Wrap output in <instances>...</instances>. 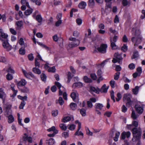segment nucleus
I'll use <instances>...</instances> for the list:
<instances>
[{"label": "nucleus", "instance_id": "f257e3e1", "mask_svg": "<svg viewBox=\"0 0 145 145\" xmlns=\"http://www.w3.org/2000/svg\"><path fill=\"white\" fill-rule=\"evenodd\" d=\"M132 124L133 126L135 127L131 130L133 136L132 140L134 142L140 141L141 136L142 132L139 129L138 130L137 128L138 126V122L137 121H132Z\"/></svg>", "mask_w": 145, "mask_h": 145}, {"label": "nucleus", "instance_id": "f03ea898", "mask_svg": "<svg viewBox=\"0 0 145 145\" xmlns=\"http://www.w3.org/2000/svg\"><path fill=\"white\" fill-rule=\"evenodd\" d=\"M8 35L4 33L3 31L0 34V40L2 38L6 39L4 40H3V46L5 48L7 49L8 51H9L11 50L12 47L8 43L7 38Z\"/></svg>", "mask_w": 145, "mask_h": 145}, {"label": "nucleus", "instance_id": "7ed1b4c3", "mask_svg": "<svg viewBox=\"0 0 145 145\" xmlns=\"http://www.w3.org/2000/svg\"><path fill=\"white\" fill-rule=\"evenodd\" d=\"M138 31L136 30L135 32L132 33L133 37L131 39V41L133 43H135L134 46H137L140 44L142 41V37Z\"/></svg>", "mask_w": 145, "mask_h": 145}, {"label": "nucleus", "instance_id": "20e7f679", "mask_svg": "<svg viewBox=\"0 0 145 145\" xmlns=\"http://www.w3.org/2000/svg\"><path fill=\"white\" fill-rule=\"evenodd\" d=\"M131 97L132 95L129 93H126L124 94L123 99L126 100L127 102L126 105L127 107H130L133 103V101L131 100Z\"/></svg>", "mask_w": 145, "mask_h": 145}, {"label": "nucleus", "instance_id": "39448f33", "mask_svg": "<svg viewBox=\"0 0 145 145\" xmlns=\"http://www.w3.org/2000/svg\"><path fill=\"white\" fill-rule=\"evenodd\" d=\"M69 40L72 41L70 42L68 45V46L70 48L76 47L78 46L80 44V41L76 38L71 37L69 39Z\"/></svg>", "mask_w": 145, "mask_h": 145}, {"label": "nucleus", "instance_id": "423d86ee", "mask_svg": "<svg viewBox=\"0 0 145 145\" xmlns=\"http://www.w3.org/2000/svg\"><path fill=\"white\" fill-rule=\"evenodd\" d=\"M135 108L136 111L139 114H141L144 111L143 105L142 104H137L135 105Z\"/></svg>", "mask_w": 145, "mask_h": 145}, {"label": "nucleus", "instance_id": "0eeeda50", "mask_svg": "<svg viewBox=\"0 0 145 145\" xmlns=\"http://www.w3.org/2000/svg\"><path fill=\"white\" fill-rule=\"evenodd\" d=\"M22 71L24 76L27 78L30 79V77H31L33 79L36 78L35 76L31 72H27L24 69H22Z\"/></svg>", "mask_w": 145, "mask_h": 145}, {"label": "nucleus", "instance_id": "6e6552de", "mask_svg": "<svg viewBox=\"0 0 145 145\" xmlns=\"http://www.w3.org/2000/svg\"><path fill=\"white\" fill-rule=\"evenodd\" d=\"M107 47V45L106 44H102L100 47L97 48L98 51L100 53H105L106 52V49Z\"/></svg>", "mask_w": 145, "mask_h": 145}, {"label": "nucleus", "instance_id": "1a4fd4ad", "mask_svg": "<svg viewBox=\"0 0 145 145\" xmlns=\"http://www.w3.org/2000/svg\"><path fill=\"white\" fill-rule=\"evenodd\" d=\"M24 136L22 137V140L24 142L27 141L29 143H32V138L30 137H28V135L26 133L24 134Z\"/></svg>", "mask_w": 145, "mask_h": 145}, {"label": "nucleus", "instance_id": "9d476101", "mask_svg": "<svg viewBox=\"0 0 145 145\" xmlns=\"http://www.w3.org/2000/svg\"><path fill=\"white\" fill-rule=\"evenodd\" d=\"M15 25L16 26V29L19 30H21L23 26V22L22 20H19L16 22L15 23Z\"/></svg>", "mask_w": 145, "mask_h": 145}, {"label": "nucleus", "instance_id": "9b49d317", "mask_svg": "<svg viewBox=\"0 0 145 145\" xmlns=\"http://www.w3.org/2000/svg\"><path fill=\"white\" fill-rule=\"evenodd\" d=\"M83 86V84L82 82H78L74 83L72 85V87L74 89L79 88H82Z\"/></svg>", "mask_w": 145, "mask_h": 145}, {"label": "nucleus", "instance_id": "f8f14e48", "mask_svg": "<svg viewBox=\"0 0 145 145\" xmlns=\"http://www.w3.org/2000/svg\"><path fill=\"white\" fill-rule=\"evenodd\" d=\"M122 54L121 53L119 54L118 52L115 53L114 55V57L117 59L118 60L120 61H122V60L123 58L122 57Z\"/></svg>", "mask_w": 145, "mask_h": 145}, {"label": "nucleus", "instance_id": "ddd939ff", "mask_svg": "<svg viewBox=\"0 0 145 145\" xmlns=\"http://www.w3.org/2000/svg\"><path fill=\"white\" fill-rule=\"evenodd\" d=\"M89 89L90 91L94 92L97 94H99V92L101 91V90L99 88H97V89H96L95 87L92 86L90 87Z\"/></svg>", "mask_w": 145, "mask_h": 145}, {"label": "nucleus", "instance_id": "4468645a", "mask_svg": "<svg viewBox=\"0 0 145 145\" xmlns=\"http://www.w3.org/2000/svg\"><path fill=\"white\" fill-rule=\"evenodd\" d=\"M27 84V82L24 79H21L18 83V86L22 87L25 86Z\"/></svg>", "mask_w": 145, "mask_h": 145}, {"label": "nucleus", "instance_id": "2eb2a0df", "mask_svg": "<svg viewBox=\"0 0 145 145\" xmlns=\"http://www.w3.org/2000/svg\"><path fill=\"white\" fill-rule=\"evenodd\" d=\"M86 6V2L82 1L78 5V7L81 9H84Z\"/></svg>", "mask_w": 145, "mask_h": 145}, {"label": "nucleus", "instance_id": "dca6fc26", "mask_svg": "<svg viewBox=\"0 0 145 145\" xmlns=\"http://www.w3.org/2000/svg\"><path fill=\"white\" fill-rule=\"evenodd\" d=\"M110 46L113 50H115L118 49V46H117L115 42H113L111 39L110 40Z\"/></svg>", "mask_w": 145, "mask_h": 145}, {"label": "nucleus", "instance_id": "f3484780", "mask_svg": "<svg viewBox=\"0 0 145 145\" xmlns=\"http://www.w3.org/2000/svg\"><path fill=\"white\" fill-rule=\"evenodd\" d=\"M103 107V104L100 103H96L95 105V108L97 110H101Z\"/></svg>", "mask_w": 145, "mask_h": 145}, {"label": "nucleus", "instance_id": "a211bd4d", "mask_svg": "<svg viewBox=\"0 0 145 145\" xmlns=\"http://www.w3.org/2000/svg\"><path fill=\"white\" fill-rule=\"evenodd\" d=\"M83 81L86 83H90L92 82V80L90 78H89L87 76H84L83 78Z\"/></svg>", "mask_w": 145, "mask_h": 145}, {"label": "nucleus", "instance_id": "6ab92c4d", "mask_svg": "<svg viewBox=\"0 0 145 145\" xmlns=\"http://www.w3.org/2000/svg\"><path fill=\"white\" fill-rule=\"evenodd\" d=\"M75 123L76 124H78V129L74 134V135H77L78 134V133L79 131L81 128V123L79 122V121L78 120H76L75 121Z\"/></svg>", "mask_w": 145, "mask_h": 145}, {"label": "nucleus", "instance_id": "aec40b11", "mask_svg": "<svg viewBox=\"0 0 145 145\" xmlns=\"http://www.w3.org/2000/svg\"><path fill=\"white\" fill-rule=\"evenodd\" d=\"M139 56V54L137 50L134 51L133 53L132 56L131 57L132 59L137 58Z\"/></svg>", "mask_w": 145, "mask_h": 145}, {"label": "nucleus", "instance_id": "412c9836", "mask_svg": "<svg viewBox=\"0 0 145 145\" xmlns=\"http://www.w3.org/2000/svg\"><path fill=\"white\" fill-rule=\"evenodd\" d=\"M39 68L36 67H33L32 69L33 72L36 74H40L41 73V71L40 69H39Z\"/></svg>", "mask_w": 145, "mask_h": 145}, {"label": "nucleus", "instance_id": "4be33fe9", "mask_svg": "<svg viewBox=\"0 0 145 145\" xmlns=\"http://www.w3.org/2000/svg\"><path fill=\"white\" fill-rule=\"evenodd\" d=\"M71 119V118L70 116H67L64 117L62 119V122L64 123H65L70 121Z\"/></svg>", "mask_w": 145, "mask_h": 145}, {"label": "nucleus", "instance_id": "5701e85b", "mask_svg": "<svg viewBox=\"0 0 145 145\" xmlns=\"http://www.w3.org/2000/svg\"><path fill=\"white\" fill-rule=\"evenodd\" d=\"M8 118V123H11L14 122V118L12 115H9Z\"/></svg>", "mask_w": 145, "mask_h": 145}, {"label": "nucleus", "instance_id": "b1692460", "mask_svg": "<svg viewBox=\"0 0 145 145\" xmlns=\"http://www.w3.org/2000/svg\"><path fill=\"white\" fill-rule=\"evenodd\" d=\"M25 11L24 12V14L25 15L28 16L31 14L33 12V10L32 8H30Z\"/></svg>", "mask_w": 145, "mask_h": 145}, {"label": "nucleus", "instance_id": "393cba45", "mask_svg": "<svg viewBox=\"0 0 145 145\" xmlns=\"http://www.w3.org/2000/svg\"><path fill=\"white\" fill-rule=\"evenodd\" d=\"M42 18L40 14L37 15L36 18V20L40 24H41L42 21Z\"/></svg>", "mask_w": 145, "mask_h": 145}, {"label": "nucleus", "instance_id": "a878e982", "mask_svg": "<svg viewBox=\"0 0 145 145\" xmlns=\"http://www.w3.org/2000/svg\"><path fill=\"white\" fill-rule=\"evenodd\" d=\"M19 43L21 46L24 45V48H25L27 46V44L26 43H24L23 39L22 38H21L19 40Z\"/></svg>", "mask_w": 145, "mask_h": 145}, {"label": "nucleus", "instance_id": "bb28decb", "mask_svg": "<svg viewBox=\"0 0 145 145\" xmlns=\"http://www.w3.org/2000/svg\"><path fill=\"white\" fill-rule=\"evenodd\" d=\"M40 78L41 80L43 82H44L45 83L46 82V80L47 76L44 73H42L40 75Z\"/></svg>", "mask_w": 145, "mask_h": 145}, {"label": "nucleus", "instance_id": "cd10ccee", "mask_svg": "<svg viewBox=\"0 0 145 145\" xmlns=\"http://www.w3.org/2000/svg\"><path fill=\"white\" fill-rule=\"evenodd\" d=\"M117 1H121V0H117ZM122 4L123 6L126 7L129 4H130V3L127 0H122Z\"/></svg>", "mask_w": 145, "mask_h": 145}, {"label": "nucleus", "instance_id": "c85d7f7f", "mask_svg": "<svg viewBox=\"0 0 145 145\" xmlns=\"http://www.w3.org/2000/svg\"><path fill=\"white\" fill-rule=\"evenodd\" d=\"M70 106L71 109L73 110H75L77 106L76 104L74 103H71Z\"/></svg>", "mask_w": 145, "mask_h": 145}, {"label": "nucleus", "instance_id": "c756f323", "mask_svg": "<svg viewBox=\"0 0 145 145\" xmlns=\"http://www.w3.org/2000/svg\"><path fill=\"white\" fill-rule=\"evenodd\" d=\"M128 49V47L126 44H123L121 48V50L123 52H125Z\"/></svg>", "mask_w": 145, "mask_h": 145}, {"label": "nucleus", "instance_id": "7c9ffc66", "mask_svg": "<svg viewBox=\"0 0 145 145\" xmlns=\"http://www.w3.org/2000/svg\"><path fill=\"white\" fill-rule=\"evenodd\" d=\"M54 140L53 138H50L49 140H47L46 143L48 144V145H52L54 143Z\"/></svg>", "mask_w": 145, "mask_h": 145}, {"label": "nucleus", "instance_id": "2f4dec72", "mask_svg": "<svg viewBox=\"0 0 145 145\" xmlns=\"http://www.w3.org/2000/svg\"><path fill=\"white\" fill-rule=\"evenodd\" d=\"M23 48V47H22L20 48V49L19 52L20 54L22 55H24L25 53V51L24 48Z\"/></svg>", "mask_w": 145, "mask_h": 145}, {"label": "nucleus", "instance_id": "473e14b6", "mask_svg": "<svg viewBox=\"0 0 145 145\" xmlns=\"http://www.w3.org/2000/svg\"><path fill=\"white\" fill-rule=\"evenodd\" d=\"M6 16L5 14H4L2 15L0 14V20L2 19V21L3 22H5L6 20Z\"/></svg>", "mask_w": 145, "mask_h": 145}, {"label": "nucleus", "instance_id": "72a5a7b5", "mask_svg": "<svg viewBox=\"0 0 145 145\" xmlns=\"http://www.w3.org/2000/svg\"><path fill=\"white\" fill-rule=\"evenodd\" d=\"M86 110L84 108H82L80 110V114L83 116H86Z\"/></svg>", "mask_w": 145, "mask_h": 145}, {"label": "nucleus", "instance_id": "f704fd0d", "mask_svg": "<svg viewBox=\"0 0 145 145\" xmlns=\"http://www.w3.org/2000/svg\"><path fill=\"white\" fill-rule=\"evenodd\" d=\"M78 11V10L77 9L74 8H72L71 10L70 13V17H73V12H77Z\"/></svg>", "mask_w": 145, "mask_h": 145}, {"label": "nucleus", "instance_id": "c9c22d12", "mask_svg": "<svg viewBox=\"0 0 145 145\" xmlns=\"http://www.w3.org/2000/svg\"><path fill=\"white\" fill-rule=\"evenodd\" d=\"M120 72H116L114 74V79L116 80H118L120 77Z\"/></svg>", "mask_w": 145, "mask_h": 145}, {"label": "nucleus", "instance_id": "e433bc0d", "mask_svg": "<svg viewBox=\"0 0 145 145\" xmlns=\"http://www.w3.org/2000/svg\"><path fill=\"white\" fill-rule=\"evenodd\" d=\"M18 97L19 99L22 100V101H27V97L26 96H25L24 97H23L20 95H18Z\"/></svg>", "mask_w": 145, "mask_h": 145}, {"label": "nucleus", "instance_id": "4c0bfd02", "mask_svg": "<svg viewBox=\"0 0 145 145\" xmlns=\"http://www.w3.org/2000/svg\"><path fill=\"white\" fill-rule=\"evenodd\" d=\"M139 87L138 86H136L134 89L132 90V92L134 94H137L138 92Z\"/></svg>", "mask_w": 145, "mask_h": 145}, {"label": "nucleus", "instance_id": "58836bf2", "mask_svg": "<svg viewBox=\"0 0 145 145\" xmlns=\"http://www.w3.org/2000/svg\"><path fill=\"white\" fill-rule=\"evenodd\" d=\"M109 31L111 33L116 35L118 34V32L115 29H113L112 27H110L109 29Z\"/></svg>", "mask_w": 145, "mask_h": 145}, {"label": "nucleus", "instance_id": "ea45409f", "mask_svg": "<svg viewBox=\"0 0 145 145\" xmlns=\"http://www.w3.org/2000/svg\"><path fill=\"white\" fill-rule=\"evenodd\" d=\"M131 117L134 120L136 119L137 118V115L136 114L135 112L133 110L132 111Z\"/></svg>", "mask_w": 145, "mask_h": 145}, {"label": "nucleus", "instance_id": "a19ab883", "mask_svg": "<svg viewBox=\"0 0 145 145\" xmlns=\"http://www.w3.org/2000/svg\"><path fill=\"white\" fill-rule=\"evenodd\" d=\"M120 135V133L119 132H117L115 134V137H114V140L115 142L118 141V138Z\"/></svg>", "mask_w": 145, "mask_h": 145}, {"label": "nucleus", "instance_id": "79ce46f5", "mask_svg": "<svg viewBox=\"0 0 145 145\" xmlns=\"http://www.w3.org/2000/svg\"><path fill=\"white\" fill-rule=\"evenodd\" d=\"M95 5V2L94 0H89L88 5L90 7H93Z\"/></svg>", "mask_w": 145, "mask_h": 145}, {"label": "nucleus", "instance_id": "37998d69", "mask_svg": "<svg viewBox=\"0 0 145 145\" xmlns=\"http://www.w3.org/2000/svg\"><path fill=\"white\" fill-rule=\"evenodd\" d=\"M6 78L7 80H10L13 78V76L12 75L8 73L6 75Z\"/></svg>", "mask_w": 145, "mask_h": 145}, {"label": "nucleus", "instance_id": "c03bdc74", "mask_svg": "<svg viewBox=\"0 0 145 145\" xmlns=\"http://www.w3.org/2000/svg\"><path fill=\"white\" fill-rule=\"evenodd\" d=\"M106 86L105 84H104L100 89L101 91L102 90V92L104 93H106L107 91V89L106 88Z\"/></svg>", "mask_w": 145, "mask_h": 145}, {"label": "nucleus", "instance_id": "a18cd8bd", "mask_svg": "<svg viewBox=\"0 0 145 145\" xmlns=\"http://www.w3.org/2000/svg\"><path fill=\"white\" fill-rule=\"evenodd\" d=\"M22 92L24 93H27L29 91V89L27 87H24L22 89H21Z\"/></svg>", "mask_w": 145, "mask_h": 145}, {"label": "nucleus", "instance_id": "49530a36", "mask_svg": "<svg viewBox=\"0 0 145 145\" xmlns=\"http://www.w3.org/2000/svg\"><path fill=\"white\" fill-rule=\"evenodd\" d=\"M56 70L55 67L53 66L52 67L49 68L48 69V71L49 72H55Z\"/></svg>", "mask_w": 145, "mask_h": 145}, {"label": "nucleus", "instance_id": "de8ad7c7", "mask_svg": "<svg viewBox=\"0 0 145 145\" xmlns=\"http://www.w3.org/2000/svg\"><path fill=\"white\" fill-rule=\"evenodd\" d=\"M59 126L61 129L64 131H65L67 129V127L64 123H60Z\"/></svg>", "mask_w": 145, "mask_h": 145}, {"label": "nucleus", "instance_id": "09e8293b", "mask_svg": "<svg viewBox=\"0 0 145 145\" xmlns=\"http://www.w3.org/2000/svg\"><path fill=\"white\" fill-rule=\"evenodd\" d=\"M112 62L113 63H116L117 62H118V63L120 64H122V61H120L118 60L116 58H114L112 60Z\"/></svg>", "mask_w": 145, "mask_h": 145}, {"label": "nucleus", "instance_id": "8fccbe9b", "mask_svg": "<svg viewBox=\"0 0 145 145\" xmlns=\"http://www.w3.org/2000/svg\"><path fill=\"white\" fill-rule=\"evenodd\" d=\"M71 97L72 99L74 101H75L74 100L76 99V95L75 93L73 92L71 94Z\"/></svg>", "mask_w": 145, "mask_h": 145}, {"label": "nucleus", "instance_id": "3c124183", "mask_svg": "<svg viewBox=\"0 0 145 145\" xmlns=\"http://www.w3.org/2000/svg\"><path fill=\"white\" fill-rule=\"evenodd\" d=\"M110 95L111 99L113 100L114 102H115L116 101L114 99V92L112 90L110 92Z\"/></svg>", "mask_w": 145, "mask_h": 145}, {"label": "nucleus", "instance_id": "603ef678", "mask_svg": "<svg viewBox=\"0 0 145 145\" xmlns=\"http://www.w3.org/2000/svg\"><path fill=\"white\" fill-rule=\"evenodd\" d=\"M56 131L57 130L56 129L55 127L54 126H52L51 128H50L47 129V131L48 132H51V131H52L53 132H54Z\"/></svg>", "mask_w": 145, "mask_h": 145}, {"label": "nucleus", "instance_id": "864d4df0", "mask_svg": "<svg viewBox=\"0 0 145 145\" xmlns=\"http://www.w3.org/2000/svg\"><path fill=\"white\" fill-rule=\"evenodd\" d=\"M55 84L59 89H60L61 87L64 88L62 86L61 84L58 82H55Z\"/></svg>", "mask_w": 145, "mask_h": 145}, {"label": "nucleus", "instance_id": "5fc2aeb1", "mask_svg": "<svg viewBox=\"0 0 145 145\" xmlns=\"http://www.w3.org/2000/svg\"><path fill=\"white\" fill-rule=\"evenodd\" d=\"M26 103L24 101H22L20 105L19 108L20 109H23L25 106Z\"/></svg>", "mask_w": 145, "mask_h": 145}, {"label": "nucleus", "instance_id": "6e6d98bb", "mask_svg": "<svg viewBox=\"0 0 145 145\" xmlns=\"http://www.w3.org/2000/svg\"><path fill=\"white\" fill-rule=\"evenodd\" d=\"M52 116L54 117H56L57 116L58 114V111L57 110H53L52 112Z\"/></svg>", "mask_w": 145, "mask_h": 145}, {"label": "nucleus", "instance_id": "4d7b16f0", "mask_svg": "<svg viewBox=\"0 0 145 145\" xmlns=\"http://www.w3.org/2000/svg\"><path fill=\"white\" fill-rule=\"evenodd\" d=\"M90 77L93 80H95L97 79V77L95 73H91L90 74Z\"/></svg>", "mask_w": 145, "mask_h": 145}, {"label": "nucleus", "instance_id": "13d9d810", "mask_svg": "<svg viewBox=\"0 0 145 145\" xmlns=\"http://www.w3.org/2000/svg\"><path fill=\"white\" fill-rule=\"evenodd\" d=\"M59 103L60 105H62L64 103V101L62 98L60 97L59 98Z\"/></svg>", "mask_w": 145, "mask_h": 145}, {"label": "nucleus", "instance_id": "bf43d9fd", "mask_svg": "<svg viewBox=\"0 0 145 145\" xmlns=\"http://www.w3.org/2000/svg\"><path fill=\"white\" fill-rule=\"evenodd\" d=\"M87 104L88 108H92L93 107V105L91 101H88L87 102Z\"/></svg>", "mask_w": 145, "mask_h": 145}, {"label": "nucleus", "instance_id": "052dcab7", "mask_svg": "<svg viewBox=\"0 0 145 145\" xmlns=\"http://www.w3.org/2000/svg\"><path fill=\"white\" fill-rule=\"evenodd\" d=\"M110 84L112 88H115V81L114 80H111L110 81Z\"/></svg>", "mask_w": 145, "mask_h": 145}, {"label": "nucleus", "instance_id": "680f3d73", "mask_svg": "<svg viewBox=\"0 0 145 145\" xmlns=\"http://www.w3.org/2000/svg\"><path fill=\"white\" fill-rule=\"evenodd\" d=\"M117 98H116V101L117 102L119 101L121 98V95L120 93H118L117 94Z\"/></svg>", "mask_w": 145, "mask_h": 145}, {"label": "nucleus", "instance_id": "e2e57ef3", "mask_svg": "<svg viewBox=\"0 0 145 145\" xmlns=\"http://www.w3.org/2000/svg\"><path fill=\"white\" fill-rule=\"evenodd\" d=\"M128 67L131 70H133L135 67V64L133 63H131L129 65Z\"/></svg>", "mask_w": 145, "mask_h": 145}, {"label": "nucleus", "instance_id": "0e129e2a", "mask_svg": "<svg viewBox=\"0 0 145 145\" xmlns=\"http://www.w3.org/2000/svg\"><path fill=\"white\" fill-rule=\"evenodd\" d=\"M6 59L4 56H0V62L3 63H5L6 62Z\"/></svg>", "mask_w": 145, "mask_h": 145}, {"label": "nucleus", "instance_id": "69168bd1", "mask_svg": "<svg viewBox=\"0 0 145 145\" xmlns=\"http://www.w3.org/2000/svg\"><path fill=\"white\" fill-rule=\"evenodd\" d=\"M121 67L120 65H117L115 67V71L117 72H119L121 71Z\"/></svg>", "mask_w": 145, "mask_h": 145}, {"label": "nucleus", "instance_id": "338daca9", "mask_svg": "<svg viewBox=\"0 0 145 145\" xmlns=\"http://www.w3.org/2000/svg\"><path fill=\"white\" fill-rule=\"evenodd\" d=\"M127 110V108L124 105H123L121 107L122 112L124 113H125Z\"/></svg>", "mask_w": 145, "mask_h": 145}, {"label": "nucleus", "instance_id": "774afa93", "mask_svg": "<svg viewBox=\"0 0 145 145\" xmlns=\"http://www.w3.org/2000/svg\"><path fill=\"white\" fill-rule=\"evenodd\" d=\"M122 41L124 42H127L128 41V38L125 35H123L122 38Z\"/></svg>", "mask_w": 145, "mask_h": 145}]
</instances>
